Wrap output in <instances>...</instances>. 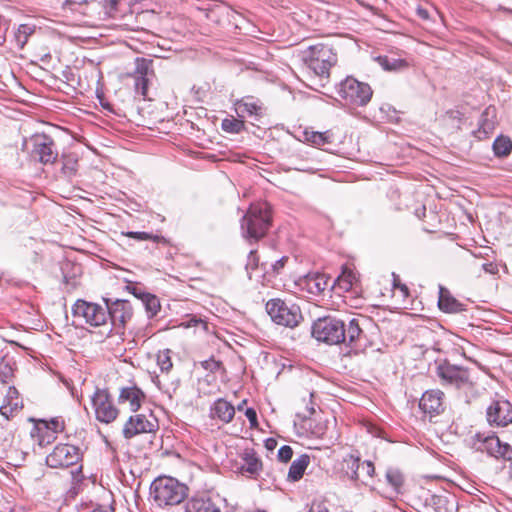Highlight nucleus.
<instances>
[{"label":"nucleus","mask_w":512,"mask_h":512,"mask_svg":"<svg viewBox=\"0 0 512 512\" xmlns=\"http://www.w3.org/2000/svg\"><path fill=\"white\" fill-rule=\"evenodd\" d=\"M158 428V421L153 415L137 414L130 416L124 424L123 436L125 439H132L139 434L155 433Z\"/></svg>","instance_id":"nucleus-14"},{"label":"nucleus","mask_w":512,"mask_h":512,"mask_svg":"<svg viewBox=\"0 0 512 512\" xmlns=\"http://www.w3.org/2000/svg\"><path fill=\"white\" fill-rule=\"evenodd\" d=\"M512 150V141L509 137L498 136L493 142V151L498 157H505Z\"/></svg>","instance_id":"nucleus-32"},{"label":"nucleus","mask_w":512,"mask_h":512,"mask_svg":"<svg viewBox=\"0 0 512 512\" xmlns=\"http://www.w3.org/2000/svg\"><path fill=\"white\" fill-rule=\"evenodd\" d=\"M23 408L22 399L18 390L14 386H10L4 398L3 404L0 406V414L6 419L14 417Z\"/></svg>","instance_id":"nucleus-19"},{"label":"nucleus","mask_w":512,"mask_h":512,"mask_svg":"<svg viewBox=\"0 0 512 512\" xmlns=\"http://www.w3.org/2000/svg\"><path fill=\"white\" fill-rule=\"evenodd\" d=\"M157 364L162 372H169L173 367L171 360V350L165 349L159 351L157 354Z\"/></svg>","instance_id":"nucleus-35"},{"label":"nucleus","mask_w":512,"mask_h":512,"mask_svg":"<svg viewBox=\"0 0 512 512\" xmlns=\"http://www.w3.org/2000/svg\"><path fill=\"white\" fill-rule=\"evenodd\" d=\"M419 408L430 420L441 415L446 409L444 392L440 389L425 391L419 400Z\"/></svg>","instance_id":"nucleus-15"},{"label":"nucleus","mask_w":512,"mask_h":512,"mask_svg":"<svg viewBox=\"0 0 512 512\" xmlns=\"http://www.w3.org/2000/svg\"><path fill=\"white\" fill-rule=\"evenodd\" d=\"M448 503V497L445 495H432L430 498V504L434 506L437 512H447Z\"/></svg>","instance_id":"nucleus-38"},{"label":"nucleus","mask_w":512,"mask_h":512,"mask_svg":"<svg viewBox=\"0 0 512 512\" xmlns=\"http://www.w3.org/2000/svg\"><path fill=\"white\" fill-rule=\"evenodd\" d=\"M35 32V25L30 24H21L18 26L14 38L16 45L19 49H23L30 36H32Z\"/></svg>","instance_id":"nucleus-30"},{"label":"nucleus","mask_w":512,"mask_h":512,"mask_svg":"<svg viewBox=\"0 0 512 512\" xmlns=\"http://www.w3.org/2000/svg\"><path fill=\"white\" fill-rule=\"evenodd\" d=\"M61 162L62 175L67 179L74 177L78 171V156L74 153L63 154Z\"/></svg>","instance_id":"nucleus-29"},{"label":"nucleus","mask_w":512,"mask_h":512,"mask_svg":"<svg viewBox=\"0 0 512 512\" xmlns=\"http://www.w3.org/2000/svg\"><path fill=\"white\" fill-rule=\"evenodd\" d=\"M487 421L491 426L506 427L512 424V405L507 400H495L486 410Z\"/></svg>","instance_id":"nucleus-16"},{"label":"nucleus","mask_w":512,"mask_h":512,"mask_svg":"<svg viewBox=\"0 0 512 512\" xmlns=\"http://www.w3.org/2000/svg\"><path fill=\"white\" fill-rule=\"evenodd\" d=\"M370 323L369 318L358 316L349 319L348 323L332 316L318 318L312 325L313 337L329 345L345 344L358 351L367 346L364 328Z\"/></svg>","instance_id":"nucleus-1"},{"label":"nucleus","mask_w":512,"mask_h":512,"mask_svg":"<svg viewBox=\"0 0 512 512\" xmlns=\"http://www.w3.org/2000/svg\"><path fill=\"white\" fill-rule=\"evenodd\" d=\"M31 143L32 149L30 155L34 160L44 165L53 164L56 161L58 152L50 136L46 134H36L31 138Z\"/></svg>","instance_id":"nucleus-13"},{"label":"nucleus","mask_w":512,"mask_h":512,"mask_svg":"<svg viewBox=\"0 0 512 512\" xmlns=\"http://www.w3.org/2000/svg\"><path fill=\"white\" fill-rule=\"evenodd\" d=\"M438 306L446 313H459L465 310V305L454 298L443 286L439 287Z\"/></svg>","instance_id":"nucleus-24"},{"label":"nucleus","mask_w":512,"mask_h":512,"mask_svg":"<svg viewBox=\"0 0 512 512\" xmlns=\"http://www.w3.org/2000/svg\"><path fill=\"white\" fill-rule=\"evenodd\" d=\"M145 399V394L136 386L124 387L119 394L120 402H128L131 411L136 412Z\"/></svg>","instance_id":"nucleus-26"},{"label":"nucleus","mask_w":512,"mask_h":512,"mask_svg":"<svg viewBox=\"0 0 512 512\" xmlns=\"http://www.w3.org/2000/svg\"><path fill=\"white\" fill-rule=\"evenodd\" d=\"M305 140L314 146H324L332 142L329 132L305 131Z\"/></svg>","instance_id":"nucleus-31"},{"label":"nucleus","mask_w":512,"mask_h":512,"mask_svg":"<svg viewBox=\"0 0 512 512\" xmlns=\"http://www.w3.org/2000/svg\"><path fill=\"white\" fill-rule=\"evenodd\" d=\"M185 512H220V509L206 495L190 498L185 504Z\"/></svg>","instance_id":"nucleus-23"},{"label":"nucleus","mask_w":512,"mask_h":512,"mask_svg":"<svg viewBox=\"0 0 512 512\" xmlns=\"http://www.w3.org/2000/svg\"><path fill=\"white\" fill-rule=\"evenodd\" d=\"M72 313L75 318H81L86 324L93 327H108V317L106 305L77 300L72 307Z\"/></svg>","instance_id":"nucleus-8"},{"label":"nucleus","mask_w":512,"mask_h":512,"mask_svg":"<svg viewBox=\"0 0 512 512\" xmlns=\"http://www.w3.org/2000/svg\"><path fill=\"white\" fill-rule=\"evenodd\" d=\"M435 374L444 387L468 392L473 390L476 385V381L468 368L451 364L446 360L437 363Z\"/></svg>","instance_id":"nucleus-3"},{"label":"nucleus","mask_w":512,"mask_h":512,"mask_svg":"<svg viewBox=\"0 0 512 512\" xmlns=\"http://www.w3.org/2000/svg\"><path fill=\"white\" fill-rule=\"evenodd\" d=\"M83 0H66L65 5H68L70 3H81Z\"/></svg>","instance_id":"nucleus-53"},{"label":"nucleus","mask_w":512,"mask_h":512,"mask_svg":"<svg viewBox=\"0 0 512 512\" xmlns=\"http://www.w3.org/2000/svg\"><path fill=\"white\" fill-rule=\"evenodd\" d=\"M416 13L423 20H429L430 19L429 11L426 8H424V7L419 6L416 9Z\"/></svg>","instance_id":"nucleus-47"},{"label":"nucleus","mask_w":512,"mask_h":512,"mask_svg":"<svg viewBox=\"0 0 512 512\" xmlns=\"http://www.w3.org/2000/svg\"><path fill=\"white\" fill-rule=\"evenodd\" d=\"M259 258L257 256V252L255 250H251L248 254V259L246 263V270L250 274V271H254L258 268Z\"/></svg>","instance_id":"nucleus-40"},{"label":"nucleus","mask_w":512,"mask_h":512,"mask_svg":"<svg viewBox=\"0 0 512 512\" xmlns=\"http://www.w3.org/2000/svg\"><path fill=\"white\" fill-rule=\"evenodd\" d=\"M221 128L223 131L227 133L237 134L240 133L245 128V124L243 120L236 119L234 117L225 118L221 123Z\"/></svg>","instance_id":"nucleus-33"},{"label":"nucleus","mask_w":512,"mask_h":512,"mask_svg":"<svg viewBox=\"0 0 512 512\" xmlns=\"http://www.w3.org/2000/svg\"><path fill=\"white\" fill-rule=\"evenodd\" d=\"M188 488L172 477H158L150 486V495L159 506L177 505L187 497Z\"/></svg>","instance_id":"nucleus-4"},{"label":"nucleus","mask_w":512,"mask_h":512,"mask_svg":"<svg viewBox=\"0 0 512 512\" xmlns=\"http://www.w3.org/2000/svg\"><path fill=\"white\" fill-rule=\"evenodd\" d=\"M329 279L325 274L313 273L306 275L300 280V286L309 294L319 295L328 286Z\"/></svg>","instance_id":"nucleus-21"},{"label":"nucleus","mask_w":512,"mask_h":512,"mask_svg":"<svg viewBox=\"0 0 512 512\" xmlns=\"http://www.w3.org/2000/svg\"><path fill=\"white\" fill-rule=\"evenodd\" d=\"M91 401L98 421L109 424L116 420L119 410L106 389L97 388L91 397Z\"/></svg>","instance_id":"nucleus-11"},{"label":"nucleus","mask_w":512,"mask_h":512,"mask_svg":"<svg viewBox=\"0 0 512 512\" xmlns=\"http://www.w3.org/2000/svg\"><path fill=\"white\" fill-rule=\"evenodd\" d=\"M310 463V457L307 454L300 455L297 459H295L289 468L287 480L291 482H296L300 480L305 470L307 469Z\"/></svg>","instance_id":"nucleus-27"},{"label":"nucleus","mask_w":512,"mask_h":512,"mask_svg":"<svg viewBox=\"0 0 512 512\" xmlns=\"http://www.w3.org/2000/svg\"><path fill=\"white\" fill-rule=\"evenodd\" d=\"M81 456L77 446L60 444L46 457V464L51 468H66L77 464Z\"/></svg>","instance_id":"nucleus-12"},{"label":"nucleus","mask_w":512,"mask_h":512,"mask_svg":"<svg viewBox=\"0 0 512 512\" xmlns=\"http://www.w3.org/2000/svg\"><path fill=\"white\" fill-rule=\"evenodd\" d=\"M489 267H492V264H483V268L485 271H488V272H491V270L489 269Z\"/></svg>","instance_id":"nucleus-54"},{"label":"nucleus","mask_w":512,"mask_h":512,"mask_svg":"<svg viewBox=\"0 0 512 512\" xmlns=\"http://www.w3.org/2000/svg\"><path fill=\"white\" fill-rule=\"evenodd\" d=\"M121 0H105V5L111 9H116Z\"/></svg>","instance_id":"nucleus-52"},{"label":"nucleus","mask_w":512,"mask_h":512,"mask_svg":"<svg viewBox=\"0 0 512 512\" xmlns=\"http://www.w3.org/2000/svg\"><path fill=\"white\" fill-rule=\"evenodd\" d=\"M151 61L144 58L136 59V69L134 71L135 90L138 94L147 98L149 84V68Z\"/></svg>","instance_id":"nucleus-18"},{"label":"nucleus","mask_w":512,"mask_h":512,"mask_svg":"<svg viewBox=\"0 0 512 512\" xmlns=\"http://www.w3.org/2000/svg\"><path fill=\"white\" fill-rule=\"evenodd\" d=\"M471 446L474 450L485 452L488 456L499 461L509 462L508 476L512 481V445L500 440L494 433L485 435L476 433L471 438Z\"/></svg>","instance_id":"nucleus-5"},{"label":"nucleus","mask_w":512,"mask_h":512,"mask_svg":"<svg viewBox=\"0 0 512 512\" xmlns=\"http://www.w3.org/2000/svg\"><path fill=\"white\" fill-rule=\"evenodd\" d=\"M377 61L386 71H401L409 67V63L405 59L393 56H379Z\"/></svg>","instance_id":"nucleus-28"},{"label":"nucleus","mask_w":512,"mask_h":512,"mask_svg":"<svg viewBox=\"0 0 512 512\" xmlns=\"http://www.w3.org/2000/svg\"><path fill=\"white\" fill-rule=\"evenodd\" d=\"M337 94L347 105L359 107L369 103L373 91L367 83L348 76L337 86Z\"/></svg>","instance_id":"nucleus-7"},{"label":"nucleus","mask_w":512,"mask_h":512,"mask_svg":"<svg viewBox=\"0 0 512 512\" xmlns=\"http://www.w3.org/2000/svg\"><path fill=\"white\" fill-rule=\"evenodd\" d=\"M303 60L308 69L320 78H328L330 69L337 62V55L333 48L325 44L310 46L303 52Z\"/></svg>","instance_id":"nucleus-6"},{"label":"nucleus","mask_w":512,"mask_h":512,"mask_svg":"<svg viewBox=\"0 0 512 512\" xmlns=\"http://www.w3.org/2000/svg\"><path fill=\"white\" fill-rule=\"evenodd\" d=\"M198 324H203L204 326H206V324L202 321V319H200V318L198 319L194 316L187 321L186 327L197 326Z\"/></svg>","instance_id":"nucleus-49"},{"label":"nucleus","mask_w":512,"mask_h":512,"mask_svg":"<svg viewBox=\"0 0 512 512\" xmlns=\"http://www.w3.org/2000/svg\"><path fill=\"white\" fill-rule=\"evenodd\" d=\"M309 512H329L327 508L322 506L321 504H312Z\"/></svg>","instance_id":"nucleus-50"},{"label":"nucleus","mask_w":512,"mask_h":512,"mask_svg":"<svg viewBox=\"0 0 512 512\" xmlns=\"http://www.w3.org/2000/svg\"><path fill=\"white\" fill-rule=\"evenodd\" d=\"M345 462L351 470L350 478L353 480L365 482L366 479L372 478L375 473L374 464L369 460L360 461V458L351 455Z\"/></svg>","instance_id":"nucleus-17"},{"label":"nucleus","mask_w":512,"mask_h":512,"mask_svg":"<svg viewBox=\"0 0 512 512\" xmlns=\"http://www.w3.org/2000/svg\"><path fill=\"white\" fill-rule=\"evenodd\" d=\"M243 464L240 467L242 474L256 476L262 470V461L253 449H245L242 453Z\"/></svg>","instance_id":"nucleus-25"},{"label":"nucleus","mask_w":512,"mask_h":512,"mask_svg":"<svg viewBox=\"0 0 512 512\" xmlns=\"http://www.w3.org/2000/svg\"><path fill=\"white\" fill-rule=\"evenodd\" d=\"M277 445V441L273 438H269L265 442V446L268 450H273Z\"/></svg>","instance_id":"nucleus-51"},{"label":"nucleus","mask_w":512,"mask_h":512,"mask_svg":"<svg viewBox=\"0 0 512 512\" xmlns=\"http://www.w3.org/2000/svg\"><path fill=\"white\" fill-rule=\"evenodd\" d=\"M355 276L352 272H343L335 281L336 285L343 291H349L352 288Z\"/></svg>","instance_id":"nucleus-37"},{"label":"nucleus","mask_w":512,"mask_h":512,"mask_svg":"<svg viewBox=\"0 0 512 512\" xmlns=\"http://www.w3.org/2000/svg\"><path fill=\"white\" fill-rule=\"evenodd\" d=\"M14 376V369L12 365L5 361L4 359L0 361V382L6 384L9 383L10 380Z\"/></svg>","instance_id":"nucleus-36"},{"label":"nucleus","mask_w":512,"mask_h":512,"mask_svg":"<svg viewBox=\"0 0 512 512\" xmlns=\"http://www.w3.org/2000/svg\"><path fill=\"white\" fill-rule=\"evenodd\" d=\"M245 416L249 420L251 428L258 427L257 413H256L255 409L247 408L245 411Z\"/></svg>","instance_id":"nucleus-43"},{"label":"nucleus","mask_w":512,"mask_h":512,"mask_svg":"<svg viewBox=\"0 0 512 512\" xmlns=\"http://www.w3.org/2000/svg\"><path fill=\"white\" fill-rule=\"evenodd\" d=\"M242 407H243V404H240V405L238 406V409L240 410Z\"/></svg>","instance_id":"nucleus-56"},{"label":"nucleus","mask_w":512,"mask_h":512,"mask_svg":"<svg viewBox=\"0 0 512 512\" xmlns=\"http://www.w3.org/2000/svg\"><path fill=\"white\" fill-rule=\"evenodd\" d=\"M46 429L52 431L53 434L64 430V421L61 418H53L46 422Z\"/></svg>","instance_id":"nucleus-39"},{"label":"nucleus","mask_w":512,"mask_h":512,"mask_svg":"<svg viewBox=\"0 0 512 512\" xmlns=\"http://www.w3.org/2000/svg\"><path fill=\"white\" fill-rule=\"evenodd\" d=\"M386 478L388 482L393 485L395 488H398L402 485L403 479L399 472L397 471H388L386 474Z\"/></svg>","instance_id":"nucleus-42"},{"label":"nucleus","mask_w":512,"mask_h":512,"mask_svg":"<svg viewBox=\"0 0 512 512\" xmlns=\"http://www.w3.org/2000/svg\"><path fill=\"white\" fill-rule=\"evenodd\" d=\"M271 225V205L267 202H256L243 215L240 227L245 239L257 242L267 234Z\"/></svg>","instance_id":"nucleus-2"},{"label":"nucleus","mask_w":512,"mask_h":512,"mask_svg":"<svg viewBox=\"0 0 512 512\" xmlns=\"http://www.w3.org/2000/svg\"><path fill=\"white\" fill-rule=\"evenodd\" d=\"M288 260V257L284 256L281 259L277 260L273 265V270L275 273H279L280 270L285 266L286 262Z\"/></svg>","instance_id":"nucleus-46"},{"label":"nucleus","mask_w":512,"mask_h":512,"mask_svg":"<svg viewBox=\"0 0 512 512\" xmlns=\"http://www.w3.org/2000/svg\"><path fill=\"white\" fill-rule=\"evenodd\" d=\"M201 365L204 369L209 370L211 372H215L220 368L221 362L216 361L214 359H209V360L203 361L201 363Z\"/></svg>","instance_id":"nucleus-44"},{"label":"nucleus","mask_w":512,"mask_h":512,"mask_svg":"<svg viewBox=\"0 0 512 512\" xmlns=\"http://www.w3.org/2000/svg\"><path fill=\"white\" fill-rule=\"evenodd\" d=\"M12 512H27L24 508L13 509Z\"/></svg>","instance_id":"nucleus-55"},{"label":"nucleus","mask_w":512,"mask_h":512,"mask_svg":"<svg viewBox=\"0 0 512 512\" xmlns=\"http://www.w3.org/2000/svg\"><path fill=\"white\" fill-rule=\"evenodd\" d=\"M106 302L108 323L110 322L111 328L108 330V335L114 330L116 334H123L126 323L132 318V306L127 300H116L113 302Z\"/></svg>","instance_id":"nucleus-10"},{"label":"nucleus","mask_w":512,"mask_h":512,"mask_svg":"<svg viewBox=\"0 0 512 512\" xmlns=\"http://www.w3.org/2000/svg\"><path fill=\"white\" fill-rule=\"evenodd\" d=\"M234 105L237 115L241 118L249 116L258 119L264 112L262 103L251 96L237 100Z\"/></svg>","instance_id":"nucleus-20"},{"label":"nucleus","mask_w":512,"mask_h":512,"mask_svg":"<svg viewBox=\"0 0 512 512\" xmlns=\"http://www.w3.org/2000/svg\"><path fill=\"white\" fill-rule=\"evenodd\" d=\"M266 310L271 319L278 325L293 328L302 319L300 309L297 306H288L280 299L269 300L266 304Z\"/></svg>","instance_id":"nucleus-9"},{"label":"nucleus","mask_w":512,"mask_h":512,"mask_svg":"<svg viewBox=\"0 0 512 512\" xmlns=\"http://www.w3.org/2000/svg\"><path fill=\"white\" fill-rule=\"evenodd\" d=\"M234 415V406L223 398L217 399L210 408V417L217 418L224 423L231 422Z\"/></svg>","instance_id":"nucleus-22"},{"label":"nucleus","mask_w":512,"mask_h":512,"mask_svg":"<svg viewBox=\"0 0 512 512\" xmlns=\"http://www.w3.org/2000/svg\"><path fill=\"white\" fill-rule=\"evenodd\" d=\"M146 308L152 315H155L159 309V302L156 297L152 296L146 302Z\"/></svg>","instance_id":"nucleus-45"},{"label":"nucleus","mask_w":512,"mask_h":512,"mask_svg":"<svg viewBox=\"0 0 512 512\" xmlns=\"http://www.w3.org/2000/svg\"><path fill=\"white\" fill-rule=\"evenodd\" d=\"M393 276H394V287L398 288L405 296H408V294H409L408 287L405 284L398 283L395 274H393Z\"/></svg>","instance_id":"nucleus-48"},{"label":"nucleus","mask_w":512,"mask_h":512,"mask_svg":"<svg viewBox=\"0 0 512 512\" xmlns=\"http://www.w3.org/2000/svg\"><path fill=\"white\" fill-rule=\"evenodd\" d=\"M124 236L135 239L137 241H146L151 240L156 243H166V239L163 236L159 235H153L148 232H134V231H128L122 233Z\"/></svg>","instance_id":"nucleus-34"},{"label":"nucleus","mask_w":512,"mask_h":512,"mask_svg":"<svg viewBox=\"0 0 512 512\" xmlns=\"http://www.w3.org/2000/svg\"><path fill=\"white\" fill-rule=\"evenodd\" d=\"M292 456H293V450L288 445H283L278 450L277 457H278L279 461H281L283 463H287L288 461H290Z\"/></svg>","instance_id":"nucleus-41"}]
</instances>
